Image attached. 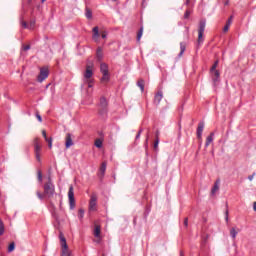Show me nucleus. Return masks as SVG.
Wrapping results in <instances>:
<instances>
[{
	"instance_id": "nucleus-45",
	"label": "nucleus",
	"mask_w": 256,
	"mask_h": 256,
	"mask_svg": "<svg viewBox=\"0 0 256 256\" xmlns=\"http://www.w3.org/2000/svg\"><path fill=\"white\" fill-rule=\"evenodd\" d=\"M101 38H102V39H107V32L103 31V32L101 33Z\"/></svg>"
},
{
	"instance_id": "nucleus-50",
	"label": "nucleus",
	"mask_w": 256,
	"mask_h": 256,
	"mask_svg": "<svg viewBox=\"0 0 256 256\" xmlns=\"http://www.w3.org/2000/svg\"><path fill=\"white\" fill-rule=\"evenodd\" d=\"M159 135H160L159 130H156V132H155V139H159Z\"/></svg>"
},
{
	"instance_id": "nucleus-40",
	"label": "nucleus",
	"mask_w": 256,
	"mask_h": 256,
	"mask_svg": "<svg viewBox=\"0 0 256 256\" xmlns=\"http://www.w3.org/2000/svg\"><path fill=\"white\" fill-rule=\"evenodd\" d=\"M29 49H31V45H24L22 46V51H29Z\"/></svg>"
},
{
	"instance_id": "nucleus-44",
	"label": "nucleus",
	"mask_w": 256,
	"mask_h": 256,
	"mask_svg": "<svg viewBox=\"0 0 256 256\" xmlns=\"http://www.w3.org/2000/svg\"><path fill=\"white\" fill-rule=\"evenodd\" d=\"M28 26H29V29H33V27H35V20H32L30 22V25H28Z\"/></svg>"
},
{
	"instance_id": "nucleus-36",
	"label": "nucleus",
	"mask_w": 256,
	"mask_h": 256,
	"mask_svg": "<svg viewBox=\"0 0 256 256\" xmlns=\"http://www.w3.org/2000/svg\"><path fill=\"white\" fill-rule=\"evenodd\" d=\"M21 25L24 29H29V24L25 20H23V17H21Z\"/></svg>"
},
{
	"instance_id": "nucleus-3",
	"label": "nucleus",
	"mask_w": 256,
	"mask_h": 256,
	"mask_svg": "<svg viewBox=\"0 0 256 256\" xmlns=\"http://www.w3.org/2000/svg\"><path fill=\"white\" fill-rule=\"evenodd\" d=\"M60 245L62 247L61 256H71V251H69V245H67V239L63 232L59 233Z\"/></svg>"
},
{
	"instance_id": "nucleus-28",
	"label": "nucleus",
	"mask_w": 256,
	"mask_h": 256,
	"mask_svg": "<svg viewBox=\"0 0 256 256\" xmlns=\"http://www.w3.org/2000/svg\"><path fill=\"white\" fill-rule=\"evenodd\" d=\"M5 233V224L3 223V220L0 219V236Z\"/></svg>"
},
{
	"instance_id": "nucleus-8",
	"label": "nucleus",
	"mask_w": 256,
	"mask_h": 256,
	"mask_svg": "<svg viewBox=\"0 0 256 256\" xmlns=\"http://www.w3.org/2000/svg\"><path fill=\"white\" fill-rule=\"evenodd\" d=\"M47 77H49V68H41L40 69V74L37 77V81L39 83H43V81H45V79H47Z\"/></svg>"
},
{
	"instance_id": "nucleus-10",
	"label": "nucleus",
	"mask_w": 256,
	"mask_h": 256,
	"mask_svg": "<svg viewBox=\"0 0 256 256\" xmlns=\"http://www.w3.org/2000/svg\"><path fill=\"white\" fill-rule=\"evenodd\" d=\"M89 210L97 211V194H92L89 202Z\"/></svg>"
},
{
	"instance_id": "nucleus-30",
	"label": "nucleus",
	"mask_w": 256,
	"mask_h": 256,
	"mask_svg": "<svg viewBox=\"0 0 256 256\" xmlns=\"http://www.w3.org/2000/svg\"><path fill=\"white\" fill-rule=\"evenodd\" d=\"M237 230H235V228H231L230 229V236L232 237V239H235L237 237Z\"/></svg>"
},
{
	"instance_id": "nucleus-37",
	"label": "nucleus",
	"mask_w": 256,
	"mask_h": 256,
	"mask_svg": "<svg viewBox=\"0 0 256 256\" xmlns=\"http://www.w3.org/2000/svg\"><path fill=\"white\" fill-rule=\"evenodd\" d=\"M190 16H191V10H186L184 13V19H189Z\"/></svg>"
},
{
	"instance_id": "nucleus-21",
	"label": "nucleus",
	"mask_w": 256,
	"mask_h": 256,
	"mask_svg": "<svg viewBox=\"0 0 256 256\" xmlns=\"http://www.w3.org/2000/svg\"><path fill=\"white\" fill-rule=\"evenodd\" d=\"M94 237H101V225H95L94 227Z\"/></svg>"
},
{
	"instance_id": "nucleus-33",
	"label": "nucleus",
	"mask_w": 256,
	"mask_h": 256,
	"mask_svg": "<svg viewBox=\"0 0 256 256\" xmlns=\"http://www.w3.org/2000/svg\"><path fill=\"white\" fill-rule=\"evenodd\" d=\"M37 177H38L39 183H43V172H41V170H38Z\"/></svg>"
},
{
	"instance_id": "nucleus-52",
	"label": "nucleus",
	"mask_w": 256,
	"mask_h": 256,
	"mask_svg": "<svg viewBox=\"0 0 256 256\" xmlns=\"http://www.w3.org/2000/svg\"><path fill=\"white\" fill-rule=\"evenodd\" d=\"M133 224H134V225H137V217H134V219H133Z\"/></svg>"
},
{
	"instance_id": "nucleus-5",
	"label": "nucleus",
	"mask_w": 256,
	"mask_h": 256,
	"mask_svg": "<svg viewBox=\"0 0 256 256\" xmlns=\"http://www.w3.org/2000/svg\"><path fill=\"white\" fill-rule=\"evenodd\" d=\"M109 111V102H107V98L105 96H102L100 98L98 113L99 115H107Z\"/></svg>"
},
{
	"instance_id": "nucleus-19",
	"label": "nucleus",
	"mask_w": 256,
	"mask_h": 256,
	"mask_svg": "<svg viewBox=\"0 0 256 256\" xmlns=\"http://www.w3.org/2000/svg\"><path fill=\"white\" fill-rule=\"evenodd\" d=\"M213 137H215V132H211L210 135L206 138L205 147H208L213 143Z\"/></svg>"
},
{
	"instance_id": "nucleus-46",
	"label": "nucleus",
	"mask_w": 256,
	"mask_h": 256,
	"mask_svg": "<svg viewBox=\"0 0 256 256\" xmlns=\"http://www.w3.org/2000/svg\"><path fill=\"white\" fill-rule=\"evenodd\" d=\"M37 161H41V154L39 152H35Z\"/></svg>"
},
{
	"instance_id": "nucleus-16",
	"label": "nucleus",
	"mask_w": 256,
	"mask_h": 256,
	"mask_svg": "<svg viewBox=\"0 0 256 256\" xmlns=\"http://www.w3.org/2000/svg\"><path fill=\"white\" fill-rule=\"evenodd\" d=\"M221 183V179H217L214 183V186L211 189V195H215V193H217V191L219 190V185Z\"/></svg>"
},
{
	"instance_id": "nucleus-23",
	"label": "nucleus",
	"mask_w": 256,
	"mask_h": 256,
	"mask_svg": "<svg viewBox=\"0 0 256 256\" xmlns=\"http://www.w3.org/2000/svg\"><path fill=\"white\" fill-rule=\"evenodd\" d=\"M137 85H138V87L140 88L141 92L143 93V92L145 91V80H143V79L140 78V79L137 81Z\"/></svg>"
},
{
	"instance_id": "nucleus-24",
	"label": "nucleus",
	"mask_w": 256,
	"mask_h": 256,
	"mask_svg": "<svg viewBox=\"0 0 256 256\" xmlns=\"http://www.w3.org/2000/svg\"><path fill=\"white\" fill-rule=\"evenodd\" d=\"M26 9H31L32 11H34L35 7L33 6V0H27L26 5H24V10Z\"/></svg>"
},
{
	"instance_id": "nucleus-32",
	"label": "nucleus",
	"mask_w": 256,
	"mask_h": 256,
	"mask_svg": "<svg viewBox=\"0 0 256 256\" xmlns=\"http://www.w3.org/2000/svg\"><path fill=\"white\" fill-rule=\"evenodd\" d=\"M95 147H97V149H101V147H103V141H101V139L96 140Z\"/></svg>"
},
{
	"instance_id": "nucleus-13",
	"label": "nucleus",
	"mask_w": 256,
	"mask_h": 256,
	"mask_svg": "<svg viewBox=\"0 0 256 256\" xmlns=\"http://www.w3.org/2000/svg\"><path fill=\"white\" fill-rule=\"evenodd\" d=\"M42 136L44 137L46 143H48L49 149L53 147V138L47 137V131L42 130Z\"/></svg>"
},
{
	"instance_id": "nucleus-35",
	"label": "nucleus",
	"mask_w": 256,
	"mask_h": 256,
	"mask_svg": "<svg viewBox=\"0 0 256 256\" xmlns=\"http://www.w3.org/2000/svg\"><path fill=\"white\" fill-rule=\"evenodd\" d=\"M144 147H145L146 151H147V149H149V132L147 133L145 143H144Z\"/></svg>"
},
{
	"instance_id": "nucleus-54",
	"label": "nucleus",
	"mask_w": 256,
	"mask_h": 256,
	"mask_svg": "<svg viewBox=\"0 0 256 256\" xmlns=\"http://www.w3.org/2000/svg\"><path fill=\"white\" fill-rule=\"evenodd\" d=\"M253 209L256 212V202L253 203Z\"/></svg>"
},
{
	"instance_id": "nucleus-2",
	"label": "nucleus",
	"mask_w": 256,
	"mask_h": 256,
	"mask_svg": "<svg viewBox=\"0 0 256 256\" xmlns=\"http://www.w3.org/2000/svg\"><path fill=\"white\" fill-rule=\"evenodd\" d=\"M206 20L205 19H201L199 21V27H198V39H197V49H199L200 45H203V41H205V39H203V33H205V25H206Z\"/></svg>"
},
{
	"instance_id": "nucleus-42",
	"label": "nucleus",
	"mask_w": 256,
	"mask_h": 256,
	"mask_svg": "<svg viewBox=\"0 0 256 256\" xmlns=\"http://www.w3.org/2000/svg\"><path fill=\"white\" fill-rule=\"evenodd\" d=\"M225 220L229 221V210L228 209H226V211H225Z\"/></svg>"
},
{
	"instance_id": "nucleus-26",
	"label": "nucleus",
	"mask_w": 256,
	"mask_h": 256,
	"mask_svg": "<svg viewBox=\"0 0 256 256\" xmlns=\"http://www.w3.org/2000/svg\"><path fill=\"white\" fill-rule=\"evenodd\" d=\"M153 149L156 153L159 151V138H155Z\"/></svg>"
},
{
	"instance_id": "nucleus-14",
	"label": "nucleus",
	"mask_w": 256,
	"mask_h": 256,
	"mask_svg": "<svg viewBox=\"0 0 256 256\" xmlns=\"http://www.w3.org/2000/svg\"><path fill=\"white\" fill-rule=\"evenodd\" d=\"M161 99H163V91L159 90L154 96L155 105H159L161 103Z\"/></svg>"
},
{
	"instance_id": "nucleus-4",
	"label": "nucleus",
	"mask_w": 256,
	"mask_h": 256,
	"mask_svg": "<svg viewBox=\"0 0 256 256\" xmlns=\"http://www.w3.org/2000/svg\"><path fill=\"white\" fill-rule=\"evenodd\" d=\"M100 72L102 73L101 83H109L111 81V76L109 75V65L107 63L100 64Z\"/></svg>"
},
{
	"instance_id": "nucleus-58",
	"label": "nucleus",
	"mask_w": 256,
	"mask_h": 256,
	"mask_svg": "<svg viewBox=\"0 0 256 256\" xmlns=\"http://www.w3.org/2000/svg\"><path fill=\"white\" fill-rule=\"evenodd\" d=\"M46 0H41L42 3H45Z\"/></svg>"
},
{
	"instance_id": "nucleus-9",
	"label": "nucleus",
	"mask_w": 256,
	"mask_h": 256,
	"mask_svg": "<svg viewBox=\"0 0 256 256\" xmlns=\"http://www.w3.org/2000/svg\"><path fill=\"white\" fill-rule=\"evenodd\" d=\"M203 129H205V122L198 123L196 135H197V139L200 142V145H201L202 139H203Z\"/></svg>"
},
{
	"instance_id": "nucleus-31",
	"label": "nucleus",
	"mask_w": 256,
	"mask_h": 256,
	"mask_svg": "<svg viewBox=\"0 0 256 256\" xmlns=\"http://www.w3.org/2000/svg\"><path fill=\"white\" fill-rule=\"evenodd\" d=\"M15 251V242H12L8 246V253H13Z\"/></svg>"
},
{
	"instance_id": "nucleus-53",
	"label": "nucleus",
	"mask_w": 256,
	"mask_h": 256,
	"mask_svg": "<svg viewBox=\"0 0 256 256\" xmlns=\"http://www.w3.org/2000/svg\"><path fill=\"white\" fill-rule=\"evenodd\" d=\"M191 3V0H186L185 5H189Z\"/></svg>"
},
{
	"instance_id": "nucleus-43",
	"label": "nucleus",
	"mask_w": 256,
	"mask_h": 256,
	"mask_svg": "<svg viewBox=\"0 0 256 256\" xmlns=\"http://www.w3.org/2000/svg\"><path fill=\"white\" fill-rule=\"evenodd\" d=\"M184 227H189V218L184 219Z\"/></svg>"
},
{
	"instance_id": "nucleus-59",
	"label": "nucleus",
	"mask_w": 256,
	"mask_h": 256,
	"mask_svg": "<svg viewBox=\"0 0 256 256\" xmlns=\"http://www.w3.org/2000/svg\"><path fill=\"white\" fill-rule=\"evenodd\" d=\"M102 256H105V254H102Z\"/></svg>"
},
{
	"instance_id": "nucleus-49",
	"label": "nucleus",
	"mask_w": 256,
	"mask_h": 256,
	"mask_svg": "<svg viewBox=\"0 0 256 256\" xmlns=\"http://www.w3.org/2000/svg\"><path fill=\"white\" fill-rule=\"evenodd\" d=\"M149 208H146L145 212H144V217L147 218V215H149Z\"/></svg>"
},
{
	"instance_id": "nucleus-51",
	"label": "nucleus",
	"mask_w": 256,
	"mask_h": 256,
	"mask_svg": "<svg viewBox=\"0 0 256 256\" xmlns=\"http://www.w3.org/2000/svg\"><path fill=\"white\" fill-rule=\"evenodd\" d=\"M253 177H255V173H253L252 175L248 176L249 181H253Z\"/></svg>"
},
{
	"instance_id": "nucleus-12",
	"label": "nucleus",
	"mask_w": 256,
	"mask_h": 256,
	"mask_svg": "<svg viewBox=\"0 0 256 256\" xmlns=\"http://www.w3.org/2000/svg\"><path fill=\"white\" fill-rule=\"evenodd\" d=\"M73 135L71 133H67L65 137V147L66 149H69V147H73Z\"/></svg>"
},
{
	"instance_id": "nucleus-57",
	"label": "nucleus",
	"mask_w": 256,
	"mask_h": 256,
	"mask_svg": "<svg viewBox=\"0 0 256 256\" xmlns=\"http://www.w3.org/2000/svg\"><path fill=\"white\" fill-rule=\"evenodd\" d=\"M224 5H229V0H227V1L224 3Z\"/></svg>"
},
{
	"instance_id": "nucleus-1",
	"label": "nucleus",
	"mask_w": 256,
	"mask_h": 256,
	"mask_svg": "<svg viewBox=\"0 0 256 256\" xmlns=\"http://www.w3.org/2000/svg\"><path fill=\"white\" fill-rule=\"evenodd\" d=\"M44 192L41 193V191H37L36 195L38 199L43 201V199H48L50 203V211L53 219H55L56 224H54V227L59 229V225H61V220L59 218V213H57V208L55 207V203H53V197L57 198V192H55V184H53V179L51 178V175L48 176L47 182L43 185Z\"/></svg>"
},
{
	"instance_id": "nucleus-18",
	"label": "nucleus",
	"mask_w": 256,
	"mask_h": 256,
	"mask_svg": "<svg viewBox=\"0 0 256 256\" xmlns=\"http://www.w3.org/2000/svg\"><path fill=\"white\" fill-rule=\"evenodd\" d=\"M34 151L35 153H41V145L39 144V138L34 139Z\"/></svg>"
},
{
	"instance_id": "nucleus-15",
	"label": "nucleus",
	"mask_w": 256,
	"mask_h": 256,
	"mask_svg": "<svg viewBox=\"0 0 256 256\" xmlns=\"http://www.w3.org/2000/svg\"><path fill=\"white\" fill-rule=\"evenodd\" d=\"M96 59L99 62L103 61V48H101V46H99L96 50Z\"/></svg>"
},
{
	"instance_id": "nucleus-20",
	"label": "nucleus",
	"mask_w": 256,
	"mask_h": 256,
	"mask_svg": "<svg viewBox=\"0 0 256 256\" xmlns=\"http://www.w3.org/2000/svg\"><path fill=\"white\" fill-rule=\"evenodd\" d=\"M105 171H107V162H102V164L100 166L101 177H105Z\"/></svg>"
},
{
	"instance_id": "nucleus-22",
	"label": "nucleus",
	"mask_w": 256,
	"mask_h": 256,
	"mask_svg": "<svg viewBox=\"0 0 256 256\" xmlns=\"http://www.w3.org/2000/svg\"><path fill=\"white\" fill-rule=\"evenodd\" d=\"M187 49V45L185 42L180 43V53L178 54V57H183V53H185V50Z\"/></svg>"
},
{
	"instance_id": "nucleus-48",
	"label": "nucleus",
	"mask_w": 256,
	"mask_h": 256,
	"mask_svg": "<svg viewBox=\"0 0 256 256\" xmlns=\"http://www.w3.org/2000/svg\"><path fill=\"white\" fill-rule=\"evenodd\" d=\"M36 117L40 123L43 121V118L38 113L36 114Z\"/></svg>"
},
{
	"instance_id": "nucleus-17",
	"label": "nucleus",
	"mask_w": 256,
	"mask_h": 256,
	"mask_svg": "<svg viewBox=\"0 0 256 256\" xmlns=\"http://www.w3.org/2000/svg\"><path fill=\"white\" fill-rule=\"evenodd\" d=\"M92 39H94V41H97V39H99V37L101 36V34H99V27L98 26H95L93 29H92Z\"/></svg>"
},
{
	"instance_id": "nucleus-41",
	"label": "nucleus",
	"mask_w": 256,
	"mask_h": 256,
	"mask_svg": "<svg viewBox=\"0 0 256 256\" xmlns=\"http://www.w3.org/2000/svg\"><path fill=\"white\" fill-rule=\"evenodd\" d=\"M231 23H233V15H231L226 22L228 25H231Z\"/></svg>"
},
{
	"instance_id": "nucleus-34",
	"label": "nucleus",
	"mask_w": 256,
	"mask_h": 256,
	"mask_svg": "<svg viewBox=\"0 0 256 256\" xmlns=\"http://www.w3.org/2000/svg\"><path fill=\"white\" fill-rule=\"evenodd\" d=\"M84 215H85V210L83 208H80L78 210V217H79V219H83Z\"/></svg>"
},
{
	"instance_id": "nucleus-27",
	"label": "nucleus",
	"mask_w": 256,
	"mask_h": 256,
	"mask_svg": "<svg viewBox=\"0 0 256 256\" xmlns=\"http://www.w3.org/2000/svg\"><path fill=\"white\" fill-rule=\"evenodd\" d=\"M219 66V60H216L212 67L210 68V73H213V71H218L217 67Z\"/></svg>"
},
{
	"instance_id": "nucleus-56",
	"label": "nucleus",
	"mask_w": 256,
	"mask_h": 256,
	"mask_svg": "<svg viewBox=\"0 0 256 256\" xmlns=\"http://www.w3.org/2000/svg\"><path fill=\"white\" fill-rule=\"evenodd\" d=\"M62 205H63V201L60 199V209H61Z\"/></svg>"
},
{
	"instance_id": "nucleus-29",
	"label": "nucleus",
	"mask_w": 256,
	"mask_h": 256,
	"mask_svg": "<svg viewBox=\"0 0 256 256\" xmlns=\"http://www.w3.org/2000/svg\"><path fill=\"white\" fill-rule=\"evenodd\" d=\"M141 37H143V26L140 27L137 33V41H141Z\"/></svg>"
},
{
	"instance_id": "nucleus-38",
	"label": "nucleus",
	"mask_w": 256,
	"mask_h": 256,
	"mask_svg": "<svg viewBox=\"0 0 256 256\" xmlns=\"http://www.w3.org/2000/svg\"><path fill=\"white\" fill-rule=\"evenodd\" d=\"M87 83H88V87L89 89H91V87H93V83H94V80L93 79H87Z\"/></svg>"
},
{
	"instance_id": "nucleus-11",
	"label": "nucleus",
	"mask_w": 256,
	"mask_h": 256,
	"mask_svg": "<svg viewBox=\"0 0 256 256\" xmlns=\"http://www.w3.org/2000/svg\"><path fill=\"white\" fill-rule=\"evenodd\" d=\"M211 73V77H212V81L214 83V86H217L219 81H221V73L219 72V70H215Z\"/></svg>"
},
{
	"instance_id": "nucleus-25",
	"label": "nucleus",
	"mask_w": 256,
	"mask_h": 256,
	"mask_svg": "<svg viewBox=\"0 0 256 256\" xmlns=\"http://www.w3.org/2000/svg\"><path fill=\"white\" fill-rule=\"evenodd\" d=\"M87 19H93V11L89 7H86V13H85Z\"/></svg>"
},
{
	"instance_id": "nucleus-55",
	"label": "nucleus",
	"mask_w": 256,
	"mask_h": 256,
	"mask_svg": "<svg viewBox=\"0 0 256 256\" xmlns=\"http://www.w3.org/2000/svg\"><path fill=\"white\" fill-rule=\"evenodd\" d=\"M180 256H185V254L183 253V250L180 251Z\"/></svg>"
},
{
	"instance_id": "nucleus-39",
	"label": "nucleus",
	"mask_w": 256,
	"mask_h": 256,
	"mask_svg": "<svg viewBox=\"0 0 256 256\" xmlns=\"http://www.w3.org/2000/svg\"><path fill=\"white\" fill-rule=\"evenodd\" d=\"M229 27H231V25L226 23L224 28H223V32L227 33V31H229Z\"/></svg>"
},
{
	"instance_id": "nucleus-6",
	"label": "nucleus",
	"mask_w": 256,
	"mask_h": 256,
	"mask_svg": "<svg viewBox=\"0 0 256 256\" xmlns=\"http://www.w3.org/2000/svg\"><path fill=\"white\" fill-rule=\"evenodd\" d=\"M68 199H69L70 209L71 210L75 209V192L73 189V185L69 186Z\"/></svg>"
},
{
	"instance_id": "nucleus-47",
	"label": "nucleus",
	"mask_w": 256,
	"mask_h": 256,
	"mask_svg": "<svg viewBox=\"0 0 256 256\" xmlns=\"http://www.w3.org/2000/svg\"><path fill=\"white\" fill-rule=\"evenodd\" d=\"M141 133H143V129H140L136 135V139H139L141 137Z\"/></svg>"
},
{
	"instance_id": "nucleus-7",
	"label": "nucleus",
	"mask_w": 256,
	"mask_h": 256,
	"mask_svg": "<svg viewBox=\"0 0 256 256\" xmlns=\"http://www.w3.org/2000/svg\"><path fill=\"white\" fill-rule=\"evenodd\" d=\"M93 67V61H88L84 72V79H91V77H93Z\"/></svg>"
}]
</instances>
